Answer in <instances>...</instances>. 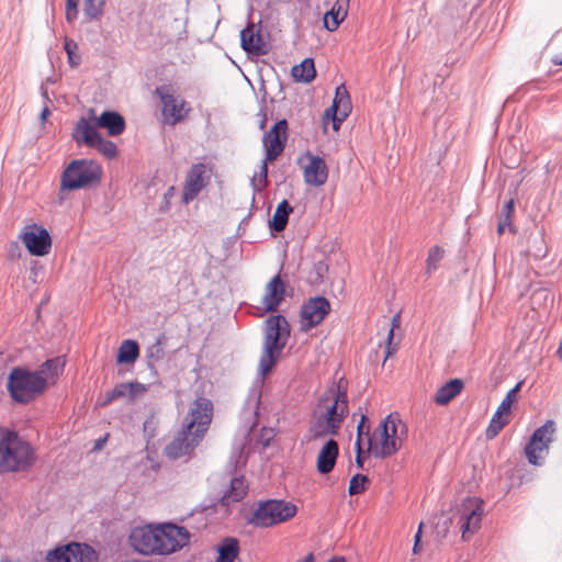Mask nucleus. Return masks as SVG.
<instances>
[{"instance_id":"obj_1","label":"nucleus","mask_w":562,"mask_h":562,"mask_svg":"<svg viewBox=\"0 0 562 562\" xmlns=\"http://www.w3.org/2000/svg\"><path fill=\"white\" fill-rule=\"evenodd\" d=\"M212 418V402L206 397L195 398L189 407L182 427L165 447L164 454L171 460L190 456L203 440Z\"/></svg>"},{"instance_id":"obj_2","label":"nucleus","mask_w":562,"mask_h":562,"mask_svg":"<svg viewBox=\"0 0 562 562\" xmlns=\"http://www.w3.org/2000/svg\"><path fill=\"white\" fill-rule=\"evenodd\" d=\"M347 389L341 384H333L318 398L310 424V432L314 438H325L338 434L348 416Z\"/></svg>"},{"instance_id":"obj_3","label":"nucleus","mask_w":562,"mask_h":562,"mask_svg":"<svg viewBox=\"0 0 562 562\" xmlns=\"http://www.w3.org/2000/svg\"><path fill=\"white\" fill-rule=\"evenodd\" d=\"M36 462L35 448L16 431L0 427V474L27 471Z\"/></svg>"},{"instance_id":"obj_4","label":"nucleus","mask_w":562,"mask_h":562,"mask_svg":"<svg viewBox=\"0 0 562 562\" xmlns=\"http://www.w3.org/2000/svg\"><path fill=\"white\" fill-rule=\"evenodd\" d=\"M407 435L406 425L394 415L383 419L372 434L363 432L368 452L376 458H389L397 452Z\"/></svg>"},{"instance_id":"obj_5","label":"nucleus","mask_w":562,"mask_h":562,"mask_svg":"<svg viewBox=\"0 0 562 562\" xmlns=\"http://www.w3.org/2000/svg\"><path fill=\"white\" fill-rule=\"evenodd\" d=\"M290 338V324L283 315H273L266 321L263 350L259 361L262 376L271 372Z\"/></svg>"},{"instance_id":"obj_6","label":"nucleus","mask_w":562,"mask_h":562,"mask_svg":"<svg viewBox=\"0 0 562 562\" xmlns=\"http://www.w3.org/2000/svg\"><path fill=\"white\" fill-rule=\"evenodd\" d=\"M11 398L20 404H29L42 395L46 390V380L36 371L25 368H13L7 383Z\"/></svg>"},{"instance_id":"obj_7","label":"nucleus","mask_w":562,"mask_h":562,"mask_svg":"<svg viewBox=\"0 0 562 562\" xmlns=\"http://www.w3.org/2000/svg\"><path fill=\"white\" fill-rule=\"evenodd\" d=\"M102 177L101 166L87 159L71 161L64 170L60 179V189L74 191L98 182Z\"/></svg>"},{"instance_id":"obj_8","label":"nucleus","mask_w":562,"mask_h":562,"mask_svg":"<svg viewBox=\"0 0 562 562\" xmlns=\"http://www.w3.org/2000/svg\"><path fill=\"white\" fill-rule=\"evenodd\" d=\"M296 513L297 507L292 502L268 499L258 503L250 522L260 528H269L292 519Z\"/></svg>"},{"instance_id":"obj_9","label":"nucleus","mask_w":562,"mask_h":562,"mask_svg":"<svg viewBox=\"0 0 562 562\" xmlns=\"http://www.w3.org/2000/svg\"><path fill=\"white\" fill-rule=\"evenodd\" d=\"M161 104L162 122L167 125L175 126L186 121L192 108L183 98L176 94L171 86H159L155 89Z\"/></svg>"},{"instance_id":"obj_10","label":"nucleus","mask_w":562,"mask_h":562,"mask_svg":"<svg viewBox=\"0 0 562 562\" xmlns=\"http://www.w3.org/2000/svg\"><path fill=\"white\" fill-rule=\"evenodd\" d=\"M190 532L187 528L175 524L156 526L157 554H171L181 550L190 542Z\"/></svg>"},{"instance_id":"obj_11","label":"nucleus","mask_w":562,"mask_h":562,"mask_svg":"<svg viewBox=\"0 0 562 562\" xmlns=\"http://www.w3.org/2000/svg\"><path fill=\"white\" fill-rule=\"evenodd\" d=\"M555 430V423L553 420H547L533 431L529 442L525 447V454L530 464H542V461L549 452L550 443L553 441Z\"/></svg>"},{"instance_id":"obj_12","label":"nucleus","mask_w":562,"mask_h":562,"mask_svg":"<svg viewBox=\"0 0 562 562\" xmlns=\"http://www.w3.org/2000/svg\"><path fill=\"white\" fill-rule=\"evenodd\" d=\"M212 177V168L203 162L193 164L184 176L181 201L189 204L209 186Z\"/></svg>"},{"instance_id":"obj_13","label":"nucleus","mask_w":562,"mask_h":562,"mask_svg":"<svg viewBox=\"0 0 562 562\" xmlns=\"http://www.w3.org/2000/svg\"><path fill=\"white\" fill-rule=\"evenodd\" d=\"M19 239L31 256L43 257L52 249L49 232L36 223L26 224L19 233Z\"/></svg>"},{"instance_id":"obj_14","label":"nucleus","mask_w":562,"mask_h":562,"mask_svg":"<svg viewBox=\"0 0 562 562\" xmlns=\"http://www.w3.org/2000/svg\"><path fill=\"white\" fill-rule=\"evenodd\" d=\"M46 562H99V554L87 543L70 542L50 550Z\"/></svg>"},{"instance_id":"obj_15","label":"nucleus","mask_w":562,"mask_h":562,"mask_svg":"<svg viewBox=\"0 0 562 562\" xmlns=\"http://www.w3.org/2000/svg\"><path fill=\"white\" fill-rule=\"evenodd\" d=\"M484 515L483 501L477 497H468L461 505L459 526L463 540H469L481 527Z\"/></svg>"},{"instance_id":"obj_16","label":"nucleus","mask_w":562,"mask_h":562,"mask_svg":"<svg viewBox=\"0 0 562 562\" xmlns=\"http://www.w3.org/2000/svg\"><path fill=\"white\" fill-rule=\"evenodd\" d=\"M304 182L311 187H322L328 179V167L325 160L310 151L304 153L299 159Z\"/></svg>"},{"instance_id":"obj_17","label":"nucleus","mask_w":562,"mask_h":562,"mask_svg":"<svg viewBox=\"0 0 562 562\" xmlns=\"http://www.w3.org/2000/svg\"><path fill=\"white\" fill-rule=\"evenodd\" d=\"M330 312V304L327 299L316 296L310 299L300 312V329L304 333L319 325Z\"/></svg>"},{"instance_id":"obj_18","label":"nucleus","mask_w":562,"mask_h":562,"mask_svg":"<svg viewBox=\"0 0 562 562\" xmlns=\"http://www.w3.org/2000/svg\"><path fill=\"white\" fill-rule=\"evenodd\" d=\"M352 109L351 100L347 88L340 85L336 88L333 104L324 113V123L329 120L333 122V128L338 131L340 124L348 117Z\"/></svg>"},{"instance_id":"obj_19","label":"nucleus","mask_w":562,"mask_h":562,"mask_svg":"<svg viewBox=\"0 0 562 562\" xmlns=\"http://www.w3.org/2000/svg\"><path fill=\"white\" fill-rule=\"evenodd\" d=\"M156 526L135 527L128 536L131 547L142 554H157Z\"/></svg>"},{"instance_id":"obj_20","label":"nucleus","mask_w":562,"mask_h":562,"mask_svg":"<svg viewBox=\"0 0 562 562\" xmlns=\"http://www.w3.org/2000/svg\"><path fill=\"white\" fill-rule=\"evenodd\" d=\"M288 123L285 120L277 122L263 138L266 161L276 160L283 151L286 142Z\"/></svg>"},{"instance_id":"obj_21","label":"nucleus","mask_w":562,"mask_h":562,"mask_svg":"<svg viewBox=\"0 0 562 562\" xmlns=\"http://www.w3.org/2000/svg\"><path fill=\"white\" fill-rule=\"evenodd\" d=\"M147 392V386L139 382H123L116 384L112 390L108 391L99 401L100 406H108L113 401L127 398L134 402Z\"/></svg>"},{"instance_id":"obj_22","label":"nucleus","mask_w":562,"mask_h":562,"mask_svg":"<svg viewBox=\"0 0 562 562\" xmlns=\"http://www.w3.org/2000/svg\"><path fill=\"white\" fill-rule=\"evenodd\" d=\"M285 284L280 274L274 276L265 286L262 307L266 312H274L284 299Z\"/></svg>"},{"instance_id":"obj_23","label":"nucleus","mask_w":562,"mask_h":562,"mask_svg":"<svg viewBox=\"0 0 562 562\" xmlns=\"http://www.w3.org/2000/svg\"><path fill=\"white\" fill-rule=\"evenodd\" d=\"M97 121L86 117H80L72 131V138L77 145H87L91 147L97 139L101 136L97 131Z\"/></svg>"},{"instance_id":"obj_24","label":"nucleus","mask_w":562,"mask_h":562,"mask_svg":"<svg viewBox=\"0 0 562 562\" xmlns=\"http://www.w3.org/2000/svg\"><path fill=\"white\" fill-rule=\"evenodd\" d=\"M90 119L97 121V125L106 130L110 136L121 135L125 130L124 117L117 112L104 111L99 117L95 116V111L90 109L88 111Z\"/></svg>"},{"instance_id":"obj_25","label":"nucleus","mask_w":562,"mask_h":562,"mask_svg":"<svg viewBox=\"0 0 562 562\" xmlns=\"http://www.w3.org/2000/svg\"><path fill=\"white\" fill-rule=\"evenodd\" d=\"M339 448L337 441L329 439L325 442L319 450L316 467L317 471L322 474H327L333 471L336 460L338 458Z\"/></svg>"},{"instance_id":"obj_26","label":"nucleus","mask_w":562,"mask_h":562,"mask_svg":"<svg viewBox=\"0 0 562 562\" xmlns=\"http://www.w3.org/2000/svg\"><path fill=\"white\" fill-rule=\"evenodd\" d=\"M240 42L244 50L255 55H261L266 53V44L259 34L255 30L254 24L248 25L240 32Z\"/></svg>"},{"instance_id":"obj_27","label":"nucleus","mask_w":562,"mask_h":562,"mask_svg":"<svg viewBox=\"0 0 562 562\" xmlns=\"http://www.w3.org/2000/svg\"><path fill=\"white\" fill-rule=\"evenodd\" d=\"M350 0H336V3L333 8L325 13L323 22L324 27L329 31H336L340 23L347 18L348 7Z\"/></svg>"},{"instance_id":"obj_28","label":"nucleus","mask_w":562,"mask_h":562,"mask_svg":"<svg viewBox=\"0 0 562 562\" xmlns=\"http://www.w3.org/2000/svg\"><path fill=\"white\" fill-rule=\"evenodd\" d=\"M66 361L63 357H55L46 360L38 370L37 373H41L46 380V387L49 384L54 385L58 378L63 374Z\"/></svg>"},{"instance_id":"obj_29","label":"nucleus","mask_w":562,"mask_h":562,"mask_svg":"<svg viewBox=\"0 0 562 562\" xmlns=\"http://www.w3.org/2000/svg\"><path fill=\"white\" fill-rule=\"evenodd\" d=\"M463 387L461 379H451L437 390L434 401L438 405H447L462 392Z\"/></svg>"},{"instance_id":"obj_30","label":"nucleus","mask_w":562,"mask_h":562,"mask_svg":"<svg viewBox=\"0 0 562 562\" xmlns=\"http://www.w3.org/2000/svg\"><path fill=\"white\" fill-rule=\"evenodd\" d=\"M138 357L139 346L137 341L133 339H125L121 342L116 356V362L119 364H132L138 359Z\"/></svg>"},{"instance_id":"obj_31","label":"nucleus","mask_w":562,"mask_h":562,"mask_svg":"<svg viewBox=\"0 0 562 562\" xmlns=\"http://www.w3.org/2000/svg\"><path fill=\"white\" fill-rule=\"evenodd\" d=\"M218 557L215 562H235L239 554V542L236 538H225L217 547Z\"/></svg>"},{"instance_id":"obj_32","label":"nucleus","mask_w":562,"mask_h":562,"mask_svg":"<svg viewBox=\"0 0 562 562\" xmlns=\"http://www.w3.org/2000/svg\"><path fill=\"white\" fill-rule=\"evenodd\" d=\"M292 77L299 82H311L316 77L315 64L312 58H305L291 70Z\"/></svg>"},{"instance_id":"obj_33","label":"nucleus","mask_w":562,"mask_h":562,"mask_svg":"<svg viewBox=\"0 0 562 562\" xmlns=\"http://www.w3.org/2000/svg\"><path fill=\"white\" fill-rule=\"evenodd\" d=\"M293 212V207L289 204L286 200L280 202L274 211L272 220L270 222V228L274 232H282L289 220L290 213Z\"/></svg>"},{"instance_id":"obj_34","label":"nucleus","mask_w":562,"mask_h":562,"mask_svg":"<svg viewBox=\"0 0 562 562\" xmlns=\"http://www.w3.org/2000/svg\"><path fill=\"white\" fill-rule=\"evenodd\" d=\"M510 422V416L506 415L496 409L494 415L491 418V422L486 428L485 435L488 440L494 439L502 429L508 425Z\"/></svg>"},{"instance_id":"obj_35","label":"nucleus","mask_w":562,"mask_h":562,"mask_svg":"<svg viewBox=\"0 0 562 562\" xmlns=\"http://www.w3.org/2000/svg\"><path fill=\"white\" fill-rule=\"evenodd\" d=\"M514 206L515 202L513 199L507 201L501 211L499 218H498V227L497 233L499 235L504 234L506 228H509L512 232H514L512 220L514 215Z\"/></svg>"},{"instance_id":"obj_36","label":"nucleus","mask_w":562,"mask_h":562,"mask_svg":"<svg viewBox=\"0 0 562 562\" xmlns=\"http://www.w3.org/2000/svg\"><path fill=\"white\" fill-rule=\"evenodd\" d=\"M246 493H247V486L245 484L244 479L243 477H234L231 481L229 492H228V494H226L224 496V498H226L228 502L229 501L238 502L241 498H244Z\"/></svg>"},{"instance_id":"obj_37","label":"nucleus","mask_w":562,"mask_h":562,"mask_svg":"<svg viewBox=\"0 0 562 562\" xmlns=\"http://www.w3.org/2000/svg\"><path fill=\"white\" fill-rule=\"evenodd\" d=\"M445 256V250L440 246H432L427 256L426 260V273L430 276L435 270H437L439 262L442 260Z\"/></svg>"},{"instance_id":"obj_38","label":"nucleus","mask_w":562,"mask_h":562,"mask_svg":"<svg viewBox=\"0 0 562 562\" xmlns=\"http://www.w3.org/2000/svg\"><path fill=\"white\" fill-rule=\"evenodd\" d=\"M91 147L97 148L108 159L115 158L117 154L115 144L111 140L104 139L102 136H100Z\"/></svg>"},{"instance_id":"obj_39","label":"nucleus","mask_w":562,"mask_h":562,"mask_svg":"<svg viewBox=\"0 0 562 562\" xmlns=\"http://www.w3.org/2000/svg\"><path fill=\"white\" fill-rule=\"evenodd\" d=\"M521 386V383H517L513 389H510L503 401L501 402L499 406L497 407V411L509 415L510 416V409L513 404L517 401V394Z\"/></svg>"},{"instance_id":"obj_40","label":"nucleus","mask_w":562,"mask_h":562,"mask_svg":"<svg viewBox=\"0 0 562 562\" xmlns=\"http://www.w3.org/2000/svg\"><path fill=\"white\" fill-rule=\"evenodd\" d=\"M105 0H85L83 11L89 19H97L101 15Z\"/></svg>"},{"instance_id":"obj_41","label":"nucleus","mask_w":562,"mask_h":562,"mask_svg":"<svg viewBox=\"0 0 562 562\" xmlns=\"http://www.w3.org/2000/svg\"><path fill=\"white\" fill-rule=\"evenodd\" d=\"M398 326H400V315H395L392 319V327L389 329V333H387L384 361H386L390 357H392L397 351V346L393 345V338H394V330Z\"/></svg>"},{"instance_id":"obj_42","label":"nucleus","mask_w":562,"mask_h":562,"mask_svg":"<svg viewBox=\"0 0 562 562\" xmlns=\"http://www.w3.org/2000/svg\"><path fill=\"white\" fill-rule=\"evenodd\" d=\"M369 483V479L363 474H356L351 477L349 482V494L357 495L363 493L367 490V485Z\"/></svg>"},{"instance_id":"obj_43","label":"nucleus","mask_w":562,"mask_h":562,"mask_svg":"<svg viewBox=\"0 0 562 562\" xmlns=\"http://www.w3.org/2000/svg\"><path fill=\"white\" fill-rule=\"evenodd\" d=\"M367 417L364 415L361 416V420L358 424V435H357V441H356V450H357V457L356 462L359 468L363 467L362 461V446H363V429H364V423Z\"/></svg>"},{"instance_id":"obj_44","label":"nucleus","mask_w":562,"mask_h":562,"mask_svg":"<svg viewBox=\"0 0 562 562\" xmlns=\"http://www.w3.org/2000/svg\"><path fill=\"white\" fill-rule=\"evenodd\" d=\"M78 49L77 44L74 41L65 42V50L68 55V60L71 66H78L80 63V56L76 53Z\"/></svg>"},{"instance_id":"obj_45","label":"nucleus","mask_w":562,"mask_h":562,"mask_svg":"<svg viewBox=\"0 0 562 562\" xmlns=\"http://www.w3.org/2000/svg\"><path fill=\"white\" fill-rule=\"evenodd\" d=\"M78 14V0H67L66 19L68 22L76 20Z\"/></svg>"},{"instance_id":"obj_46","label":"nucleus","mask_w":562,"mask_h":562,"mask_svg":"<svg viewBox=\"0 0 562 562\" xmlns=\"http://www.w3.org/2000/svg\"><path fill=\"white\" fill-rule=\"evenodd\" d=\"M310 558H311L310 562H315V555L313 553L306 554L304 558L300 559L299 561H308ZM327 562H345V560H344V558L336 557V558L328 560Z\"/></svg>"},{"instance_id":"obj_47","label":"nucleus","mask_w":562,"mask_h":562,"mask_svg":"<svg viewBox=\"0 0 562 562\" xmlns=\"http://www.w3.org/2000/svg\"><path fill=\"white\" fill-rule=\"evenodd\" d=\"M552 63L557 66H562V55H557L552 58Z\"/></svg>"},{"instance_id":"obj_48","label":"nucleus","mask_w":562,"mask_h":562,"mask_svg":"<svg viewBox=\"0 0 562 562\" xmlns=\"http://www.w3.org/2000/svg\"><path fill=\"white\" fill-rule=\"evenodd\" d=\"M49 115V110L48 108H44L41 112V120L42 121H45L47 119V116Z\"/></svg>"},{"instance_id":"obj_49","label":"nucleus","mask_w":562,"mask_h":562,"mask_svg":"<svg viewBox=\"0 0 562 562\" xmlns=\"http://www.w3.org/2000/svg\"><path fill=\"white\" fill-rule=\"evenodd\" d=\"M422 528H423V522L419 524L418 531L415 535V542H417V543H419V541H420Z\"/></svg>"},{"instance_id":"obj_50","label":"nucleus","mask_w":562,"mask_h":562,"mask_svg":"<svg viewBox=\"0 0 562 562\" xmlns=\"http://www.w3.org/2000/svg\"><path fill=\"white\" fill-rule=\"evenodd\" d=\"M419 551H420V549H419V543L415 542V543H414V548H413V552H414L415 554H417V553H419Z\"/></svg>"},{"instance_id":"obj_51","label":"nucleus","mask_w":562,"mask_h":562,"mask_svg":"<svg viewBox=\"0 0 562 562\" xmlns=\"http://www.w3.org/2000/svg\"><path fill=\"white\" fill-rule=\"evenodd\" d=\"M267 170H268V167H267V162L265 161L262 165V171L265 172V175H267Z\"/></svg>"},{"instance_id":"obj_52","label":"nucleus","mask_w":562,"mask_h":562,"mask_svg":"<svg viewBox=\"0 0 562 562\" xmlns=\"http://www.w3.org/2000/svg\"><path fill=\"white\" fill-rule=\"evenodd\" d=\"M105 440H106V438H104L102 441L98 440L97 441V448H101L102 442H104Z\"/></svg>"},{"instance_id":"obj_53","label":"nucleus","mask_w":562,"mask_h":562,"mask_svg":"<svg viewBox=\"0 0 562 562\" xmlns=\"http://www.w3.org/2000/svg\"><path fill=\"white\" fill-rule=\"evenodd\" d=\"M173 190H175V187H170L168 190V194H172Z\"/></svg>"},{"instance_id":"obj_54","label":"nucleus","mask_w":562,"mask_h":562,"mask_svg":"<svg viewBox=\"0 0 562 562\" xmlns=\"http://www.w3.org/2000/svg\"><path fill=\"white\" fill-rule=\"evenodd\" d=\"M311 561V558L308 559V561H296V562H310Z\"/></svg>"},{"instance_id":"obj_55","label":"nucleus","mask_w":562,"mask_h":562,"mask_svg":"<svg viewBox=\"0 0 562 562\" xmlns=\"http://www.w3.org/2000/svg\"><path fill=\"white\" fill-rule=\"evenodd\" d=\"M0 562H9V561H3V560H2V561H0Z\"/></svg>"}]
</instances>
